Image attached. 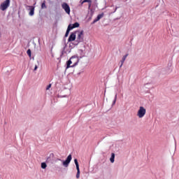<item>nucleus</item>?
Masks as SVG:
<instances>
[{
    "instance_id": "obj_11",
    "label": "nucleus",
    "mask_w": 179,
    "mask_h": 179,
    "mask_svg": "<svg viewBox=\"0 0 179 179\" xmlns=\"http://www.w3.org/2000/svg\"><path fill=\"white\" fill-rule=\"evenodd\" d=\"M127 57H128V54H127L124 56H123L122 60L120 61V62H121L120 68H122V65H124V62H125V59H127Z\"/></svg>"
},
{
    "instance_id": "obj_21",
    "label": "nucleus",
    "mask_w": 179,
    "mask_h": 179,
    "mask_svg": "<svg viewBox=\"0 0 179 179\" xmlns=\"http://www.w3.org/2000/svg\"><path fill=\"white\" fill-rule=\"evenodd\" d=\"M37 68H38L37 66H35L34 71H37Z\"/></svg>"
},
{
    "instance_id": "obj_19",
    "label": "nucleus",
    "mask_w": 179,
    "mask_h": 179,
    "mask_svg": "<svg viewBox=\"0 0 179 179\" xmlns=\"http://www.w3.org/2000/svg\"><path fill=\"white\" fill-rule=\"evenodd\" d=\"M51 87V84H49L47 87H46V90H50V88Z\"/></svg>"
},
{
    "instance_id": "obj_18",
    "label": "nucleus",
    "mask_w": 179,
    "mask_h": 179,
    "mask_svg": "<svg viewBox=\"0 0 179 179\" xmlns=\"http://www.w3.org/2000/svg\"><path fill=\"white\" fill-rule=\"evenodd\" d=\"M116 101H117V95H115V99L113 101V106H114V104H115Z\"/></svg>"
},
{
    "instance_id": "obj_9",
    "label": "nucleus",
    "mask_w": 179,
    "mask_h": 179,
    "mask_svg": "<svg viewBox=\"0 0 179 179\" xmlns=\"http://www.w3.org/2000/svg\"><path fill=\"white\" fill-rule=\"evenodd\" d=\"M80 24L78 22H75L74 24H69L68 27L70 28V29L73 30V29H76V27H79Z\"/></svg>"
},
{
    "instance_id": "obj_12",
    "label": "nucleus",
    "mask_w": 179,
    "mask_h": 179,
    "mask_svg": "<svg viewBox=\"0 0 179 179\" xmlns=\"http://www.w3.org/2000/svg\"><path fill=\"white\" fill-rule=\"evenodd\" d=\"M30 8V12H29V15L33 16L34 15V6H29Z\"/></svg>"
},
{
    "instance_id": "obj_4",
    "label": "nucleus",
    "mask_w": 179,
    "mask_h": 179,
    "mask_svg": "<svg viewBox=\"0 0 179 179\" xmlns=\"http://www.w3.org/2000/svg\"><path fill=\"white\" fill-rule=\"evenodd\" d=\"M62 8L65 10L66 13L69 15L71 13V8L69 7V5L66 3H64L62 5Z\"/></svg>"
},
{
    "instance_id": "obj_16",
    "label": "nucleus",
    "mask_w": 179,
    "mask_h": 179,
    "mask_svg": "<svg viewBox=\"0 0 179 179\" xmlns=\"http://www.w3.org/2000/svg\"><path fill=\"white\" fill-rule=\"evenodd\" d=\"M41 168L42 169H47V164H45V162H43L41 164Z\"/></svg>"
},
{
    "instance_id": "obj_6",
    "label": "nucleus",
    "mask_w": 179,
    "mask_h": 179,
    "mask_svg": "<svg viewBox=\"0 0 179 179\" xmlns=\"http://www.w3.org/2000/svg\"><path fill=\"white\" fill-rule=\"evenodd\" d=\"M71 160H72V155H69L67 157L66 159L63 162V165H64L65 167H68V166L69 165V163H71Z\"/></svg>"
},
{
    "instance_id": "obj_20",
    "label": "nucleus",
    "mask_w": 179,
    "mask_h": 179,
    "mask_svg": "<svg viewBox=\"0 0 179 179\" xmlns=\"http://www.w3.org/2000/svg\"><path fill=\"white\" fill-rule=\"evenodd\" d=\"M86 2H92L90 0H84L82 3H85Z\"/></svg>"
},
{
    "instance_id": "obj_8",
    "label": "nucleus",
    "mask_w": 179,
    "mask_h": 179,
    "mask_svg": "<svg viewBox=\"0 0 179 179\" xmlns=\"http://www.w3.org/2000/svg\"><path fill=\"white\" fill-rule=\"evenodd\" d=\"M76 40V31L72 32L69 37L68 41L69 43H71V41H75Z\"/></svg>"
},
{
    "instance_id": "obj_15",
    "label": "nucleus",
    "mask_w": 179,
    "mask_h": 179,
    "mask_svg": "<svg viewBox=\"0 0 179 179\" xmlns=\"http://www.w3.org/2000/svg\"><path fill=\"white\" fill-rule=\"evenodd\" d=\"M41 8L42 9H45L47 8V6H45V1H44L42 4H41Z\"/></svg>"
},
{
    "instance_id": "obj_14",
    "label": "nucleus",
    "mask_w": 179,
    "mask_h": 179,
    "mask_svg": "<svg viewBox=\"0 0 179 179\" xmlns=\"http://www.w3.org/2000/svg\"><path fill=\"white\" fill-rule=\"evenodd\" d=\"M71 28H69L68 27L64 37H68V36H69V31H71Z\"/></svg>"
},
{
    "instance_id": "obj_13",
    "label": "nucleus",
    "mask_w": 179,
    "mask_h": 179,
    "mask_svg": "<svg viewBox=\"0 0 179 179\" xmlns=\"http://www.w3.org/2000/svg\"><path fill=\"white\" fill-rule=\"evenodd\" d=\"M114 159H115V154L112 153L111 157L110 158V161L111 163H114Z\"/></svg>"
},
{
    "instance_id": "obj_10",
    "label": "nucleus",
    "mask_w": 179,
    "mask_h": 179,
    "mask_svg": "<svg viewBox=\"0 0 179 179\" xmlns=\"http://www.w3.org/2000/svg\"><path fill=\"white\" fill-rule=\"evenodd\" d=\"M103 16H104V13H103L98 15L96 18L95 20H94L93 23H96L97 22H99V20H100V19H101V17H103Z\"/></svg>"
},
{
    "instance_id": "obj_17",
    "label": "nucleus",
    "mask_w": 179,
    "mask_h": 179,
    "mask_svg": "<svg viewBox=\"0 0 179 179\" xmlns=\"http://www.w3.org/2000/svg\"><path fill=\"white\" fill-rule=\"evenodd\" d=\"M27 55H29V57H31V50L30 49H29L27 51Z\"/></svg>"
},
{
    "instance_id": "obj_3",
    "label": "nucleus",
    "mask_w": 179,
    "mask_h": 179,
    "mask_svg": "<svg viewBox=\"0 0 179 179\" xmlns=\"http://www.w3.org/2000/svg\"><path fill=\"white\" fill-rule=\"evenodd\" d=\"M10 4V0H6L3 2L0 6V9L1 10H6L8 8H9V5Z\"/></svg>"
},
{
    "instance_id": "obj_1",
    "label": "nucleus",
    "mask_w": 179,
    "mask_h": 179,
    "mask_svg": "<svg viewBox=\"0 0 179 179\" xmlns=\"http://www.w3.org/2000/svg\"><path fill=\"white\" fill-rule=\"evenodd\" d=\"M80 58L78 55L72 56L66 63V69L75 68L79 64Z\"/></svg>"
},
{
    "instance_id": "obj_5",
    "label": "nucleus",
    "mask_w": 179,
    "mask_h": 179,
    "mask_svg": "<svg viewBox=\"0 0 179 179\" xmlns=\"http://www.w3.org/2000/svg\"><path fill=\"white\" fill-rule=\"evenodd\" d=\"M74 163L77 169L76 178H79L80 177V169H79V163L78 162V159H75Z\"/></svg>"
},
{
    "instance_id": "obj_2",
    "label": "nucleus",
    "mask_w": 179,
    "mask_h": 179,
    "mask_svg": "<svg viewBox=\"0 0 179 179\" xmlns=\"http://www.w3.org/2000/svg\"><path fill=\"white\" fill-rule=\"evenodd\" d=\"M145 114H146V109L143 106H140L137 112V117H138V118H143Z\"/></svg>"
},
{
    "instance_id": "obj_7",
    "label": "nucleus",
    "mask_w": 179,
    "mask_h": 179,
    "mask_svg": "<svg viewBox=\"0 0 179 179\" xmlns=\"http://www.w3.org/2000/svg\"><path fill=\"white\" fill-rule=\"evenodd\" d=\"M77 41L78 43H83V31H78Z\"/></svg>"
}]
</instances>
